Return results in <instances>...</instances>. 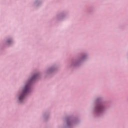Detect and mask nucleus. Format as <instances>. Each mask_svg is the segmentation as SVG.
Here are the masks:
<instances>
[{"instance_id":"1","label":"nucleus","mask_w":128,"mask_h":128,"mask_svg":"<svg viewBox=\"0 0 128 128\" xmlns=\"http://www.w3.org/2000/svg\"><path fill=\"white\" fill-rule=\"evenodd\" d=\"M28 90H30V85H26L23 90L22 94L19 98V100L20 102H22V100H24V94H26V92H28Z\"/></svg>"},{"instance_id":"2","label":"nucleus","mask_w":128,"mask_h":128,"mask_svg":"<svg viewBox=\"0 0 128 128\" xmlns=\"http://www.w3.org/2000/svg\"><path fill=\"white\" fill-rule=\"evenodd\" d=\"M96 110H98V112H102V107L100 106H98L96 107Z\"/></svg>"},{"instance_id":"3","label":"nucleus","mask_w":128,"mask_h":128,"mask_svg":"<svg viewBox=\"0 0 128 128\" xmlns=\"http://www.w3.org/2000/svg\"><path fill=\"white\" fill-rule=\"evenodd\" d=\"M36 78H38V74H36V75H34L32 79H31V80H36Z\"/></svg>"}]
</instances>
